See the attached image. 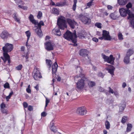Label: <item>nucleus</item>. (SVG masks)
<instances>
[{"label":"nucleus","mask_w":134,"mask_h":134,"mask_svg":"<svg viewBox=\"0 0 134 134\" xmlns=\"http://www.w3.org/2000/svg\"><path fill=\"white\" fill-rule=\"evenodd\" d=\"M94 5V2H92L90 1L87 3V5L86 6V7L85 8V9H86L87 8H90L91 6H92V5Z\"/></svg>","instance_id":"nucleus-27"},{"label":"nucleus","mask_w":134,"mask_h":134,"mask_svg":"<svg viewBox=\"0 0 134 134\" xmlns=\"http://www.w3.org/2000/svg\"><path fill=\"white\" fill-rule=\"evenodd\" d=\"M34 88H35L37 91H38L39 90L38 87L39 86L38 85H37L36 86L34 87Z\"/></svg>","instance_id":"nucleus-61"},{"label":"nucleus","mask_w":134,"mask_h":134,"mask_svg":"<svg viewBox=\"0 0 134 134\" xmlns=\"http://www.w3.org/2000/svg\"><path fill=\"white\" fill-rule=\"evenodd\" d=\"M92 40L96 42H97L98 41V39L96 37H93L92 39Z\"/></svg>","instance_id":"nucleus-55"},{"label":"nucleus","mask_w":134,"mask_h":134,"mask_svg":"<svg viewBox=\"0 0 134 134\" xmlns=\"http://www.w3.org/2000/svg\"><path fill=\"white\" fill-rule=\"evenodd\" d=\"M23 106L25 108H27L28 106V104L25 102H24L23 104Z\"/></svg>","instance_id":"nucleus-51"},{"label":"nucleus","mask_w":134,"mask_h":134,"mask_svg":"<svg viewBox=\"0 0 134 134\" xmlns=\"http://www.w3.org/2000/svg\"><path fill=\"white\" fill-rule=\"evenodd\" d=\"M102 35L103 37L104 38V40L110 41L111 39V38L109 35V32L106 30H104L103 31Z\"/></svg>","instance_id":"nucleus-8"},{"label":"nucleus","mask_w":134,"mask_h":134,"mask_svg":"<svg viewBox=\"0 0 134 134\" xmlns=\"http://www.w3.org/2000/svg\"><path fill=\"white\" fill-rule=\"evenodd\" d=\"M14 18L15 20L17 22H18L19 23H20V21L19 19L18 18L17 15H16V14L15 13H14Z\"/></svg>","instance_id":"nucleus-31"},{"label":"nucleus","mask_w":134,"mask_h":134,"mask_svg":"<svg viewBox=\"0 0 134 134\" xmlns=\"http://www.w3.org/2000/svg\"><path fill=\"white\" fill-rule=\"evenodd\" d=\"M2 112L4 114H7L8 113V111L7 109H5L4 108L1 109Z\"/></svg>","instance_id":"nucleus-41"},{"label":"nucleus","mask_w":134,"mask_h":134,"mask_svg":"<svg viewBox=\"0 0 134 134\" xmlns=\"http://www.w3.org/2000/svg\"><path fill=\"white\" fill-rule=\"evenodd\" d=\"M101 55L105 62H107L112 65L114 64L115 58L113 57L112 55H110L109 57L106 56L104 54L102 53L101 54Z\"/></svg>","instance_id":"nucleus-3"},{"label":"nucleus","mask_w":134,"mask_h":134,"mask_svg":"<svg viewBox=\"0 0 134 134\" xmlns=\"http://www.w3.org/2000/svg\"><path fill=\"white\" fill-rule=\"evenodd\" d=\"M133 53V50L132 49H129L128 50L126 55L130 57V56Z\"/></svg>","instance_id":"nucleus-23"},{"label":"nucleus","mask_w":134,"mask_h":134,"mask_svg":"<svg viewBox=\"0 0 134 134\" xmlns=\"http://www.w3.org/2000/svg\"><path fill=\"white\" fill-rule=\"evenodd\" d=\"M132 127V125L130 124H127V127L126 128V131L127 132H129L130 131Z\"/></svg>","instance_id":"nucleus-25"},{"label":"nucleus","mask_w":134,"mask_h":134,"mask_svg":"<svg viewBox=\"0 0 134 134\" xmlns=\"http://www.w3.org/2000/svg\"><path fill=\"white\" fill-rule=\"evenodd\" d=\"M42 12L41 11H39L37 17L38 19H40L42 17Z\"/></svg>","instance_id":"nucleus-39"},{"label":"nucleus","mask_w":134,"mask_h":134,"mask_svg":"<svg viewBox=\"0 0 134 134\" xmlns=\"http://www.w3.org/2000/svg\"><path fill=\"white\" fill-rule=\"evenodd\" d=\"M75 33L74 32L72 34L71 32L68 31L64 34L63 37L66 39L68 41H71L74 44L73 45L75 46L77 45L76 43L77 36L76 35L75 30Z\"/></svg>","instance_id":"nucleus-2"},{"label":"nucleus","mask_w":134,"mask_h":134,"mask_svg":"<svg viewBox=\"0 0 134 134\" xmlns=\"http://www.w3.org/2000/svg\"><path fill=\"white\" fill-rule=\"evenodd\" d=\"M127 0H118V2L120 5H124L127 3Z\"/></svg>","instance_id":"nucleus-21"},{"label":"nucleus","mask_w":134,"mask_h":134,"mask_svg":"<svg viewBox=\"0 0 134 134\" xmlns=\"http://www.w3.org/2000/svg\"><path fill=\"white\" fill-rule=\"evenodd\" d=\"M109 90L108 91V92L109 93H111L113 94L114 93V91L113 90L111 89L110 87H109Z\"/></svg>","instance_id":"nucleus-52"},{"label":"nucleus","mask_w":134,"mask_h":134,"mask_svg":"<svg viewBox=\"0 0 134 134\" xmlns=\"http://www.w3.org/2000/svg\"><path fill=\"white\" fill-rule=\"evenodd\" d=\"M7 53L5 52H4L3 53V55L5 59V60H4V62H5V61H7L8 63L10 64V57L9 55Z\"/></svg>","instance_id":"nucleus-20"},{"label":"nucleus","mask_w":134,"mask_h":134,"mask_svg":"<svg viewBox=\"0 0 134 134\" xmlns=\"http://www.w3.org/2000/svg\"><path fill=\"white\" fill-rule=\"evenodd\" d=\"M52 13L57 15H58L59 14V10L57 8H53L52 11Z\"/></svg>","instance_id":"nucleus-22"},{"label":"nucleus","mask_w":134,"mask_h":134,"mask_svg":"<svg viewBox=\"0 0 134 134\" xmlns=\"http://www.w3.org/2000/svg\"><path fill=\"white\" fill-rule=\"evenodd\" d=\"M108 67L106 68L107 70L108 71L109 73H110L112 75H114V71L115 68L113 66L110 65L106 64Z\"/></svg>","instance_id":"nucleus-14"},{"label":"nucleus","mask_w":134,"mask_h":134,"mask_svg":"<svg viewBox=\"0 0 134 134\" xmlns=\"http://www.w3.org/2000/svg\"><path fill=\"white\" fill-rule=\"evenodd\" d=\"M63 5V4L61 3H57L55 5V6L61 7Z\"/></svg>","instance_id":"nucleus-50"},{"label":"nucleus","mask_w":134,"mask_h":134,"mask_svg":"<svg viewBox=\"0 0 134 134\" xmlns=\"http://www.w3.org/2000/svg\"><path fill=\"white\" fill-rule=\"evenodd\" d=\"M47 115V113L43 111L41 113V116L42 117H45Z\"/></svg>","instance_id":"nucleus-53"},{"label":"nucleus","mask_w":134,"mask_h":134,"mask_svg":"<svg viewBox=\"0 0 134 134\" xmlns=\"http://www.w3.org/2000/svg\"><path fill=\"white\" fill-rule=\"evenodd\" d=\"M29 19L32 24L35 25H36L39 23L37 21L34 19V16L32 14L30 15L29 17Z\"/></svg>","instance_id":"nucleus-18"},{"label":"nucleus","mask_w":134,"mask_h":134,"mask_svg":"<svg viewBox=\"0 0 134 134\" xmlns=\"http://www.w3.org/2000/svg\"><path fill=\"white\" fill-rule=\"evenodd\" d=\"M114 93L115 95V96L116 97H117L119 96L118 93L117 91H115L114 92Z\"/></svg>","instance_id":"nucleus-60"},{"label":"nucleus","mask_w":134,"mask_h":134,"mask_svg":"<svg viewBox=\"0 0 134 134\" xmlns=\"http://www.w3.org/2000/svg\"><path fill=\"white\" fill-rule=\"evenodd\" d=\"M58 65L55 62L53 64L52 66V73L53 76L55 75V74L57 71Z\"/></svg>","instance_id":"nucleus-16"},{"label":"nucleus","mask_w":134,"mask_h":134,"mask_svg":"<svg viewBox=\"0 0 134 134\" xmlns=\"http://www.w3.org/2000/svg\"><path fill=\"white\" fill-rule=\"evenodd\" d=\"M9 35L8 32L6 31H3L0 34V36L3 39L7 38Z\"/></svg>","instance_id":"nucleus-19"},{"label":"nucleus","mask_w":134,"mask_h":134,"mask_svg":"<svg viewBox=\"0 0 134 134\" xmlns=\"http://www.w3.org/2000/svg\"><path fill=\"white\" fill-rule=\"evenodd\" d=\"M13 48L12 44L7 43L5 44V46L3 47L2 49L4 52H10L13 50Z\"/></svg>","instance_id":"nucleus-6"},{"label":"nucleus","mask_w":134,"mask_h":134,"mask_svg":"<svg viewBox=\"0 0 134 134\" xmlns=\"http://www.w3.org/2000/svg\"><path fill=\"white\" fill-rule=\"evenodd\" d=\"M51 130L54 132H55L57 131V129L55 126L52 125L51 127Z\"/></svg>","instance_id":"nucleus-34"},{"label":"nucleus","mask_w":134,"mask_h":134,"mask_svg":"<svg viewBox=\"0 0 134 134\" xmlns=\"http://www.w3.org/2000/svg\"><path fill=\"white\" fill-rule=\"evenodd\" d=\"M110 16L111 19L113 20H115L117 18V16L113 13L110 14Z\"/></svg>","instance_id":"nucleus-30"},{"label":"nucleus","mask_w":134,"mask_h":134,"mask_svg":"<svg viewBox=\"0 0 134 134\" xmlns=\"http://www.w3.org/2000/svg\"><path fill=\"white\" fill-rule=\"evenodd\" d=\"M49 99H48L47 98H46V104L45 106V108L46 107L48 104L49 103Z\"/></svg>","instance_id":"nucleus-49"},{"label":"nucleus","mask_w":134,"mask_h":134,"mask_svg":"<svg viewBox=\"0 0 134 134\" xmlns=\"http://www.w3.org/2000/svg\"><path fill=\"white\" fill-rule=\"evenodd\" d=\"M125 105L124 104L123 106H120L119 107V111L122 112L125 107Z\"/></svg>","instance_id":"nucleus-37"},{"label":"nucleus","mask_w":134,"mask_h":134,"mask_svg":"<svg viewBox=\"0 0 134 134\" xmlns=\"http://www.w3.org/2000/svg\"><path fill=\"white\" fill-rule=\"evenodd\" d=\"M126 86V84L125 82H124L123 83L122 85V87L123 88H125Z\"/></svg>","instance_id":"nucleus-62"},{"label":"nucleus","mask_w":134,"mask_h":134,"mask_svg":"<svg viewBox=\"0 0 134 134\" xmlns=\"http://www.w3.org/2000/svg\"><path fill=\"white\" fill-rule=\"evenodd\" d=\"M87 110L85 108L83 107L79 108L76 111L77 113L81 115H84L86 114Z\"/></svg>","instance_id":"nucleus-7"},{"label":"nucleus","mask_w":134,"mask_h":134,"mask_svg":"<svg viewBox=\"0 0 134 134\" xmlns=\"http://www.w3.org/2000/svg\"><path fill=\"white\" fill-rule=\"evenodd\" d=\"M78 37L82 39H83L85 37V36H84V35L82 33H80L78 35Z\"/></svg>","instance_id":"nucleus-36"},{"label":"nucleus","mask_w":134,"mask_h":134,"mask_svg":"<svg viewBox=\"0 0 134 134\" xmlns=\"http://www.w3.org/2000/svg\"><path fill=\"white\" fill-rule=\"evenodd\" d=\"M18 7L20 8L23 9L24 10H26L27 9V7L26 6H21L20 5H18Z\"/></svg>","instance_id":"nucleus-47"},{"label":"nucleus","mask_w":134,"mask_h":134,"mask_svg":"<svg viewBox=\"0 0 134 134\" xmlns=\"http://www.w3.org/2000/svg\"><path fill=\"white\" fill-rule=\"evenodd\" d=\"M25 58L26 59V62H27L28 61H29V60H28V59L29 58V53L28 52H27L26 54V55L25 56Z\"/></svg>","instance_id":"nucleus-48"},{"label":"nucleus","mask_w":134,"mask_h":134,"mask_svg":"<svg viewBox=\"0 0 134 134\" xmlns=\"http://www.w3.org/2000/svg\"><path fill=\"white\" fill-rule=\"evenodd\" d=\"M57 24L59 27H55L53 29V32L56 35L60 36L61 35V32L59 30V28L62 30H64L65 28H66V21L65 19L59 18L58 19Z\"/></svg>","instance_id":"nucleus-1"},{"label":"nucleus","mask_w":134,"mask_h":134,"mask_svg":"<svg viewBox=\"0 0 134 134\" xmlns=\"http://www.w3.org/2000/svg\"><path fill=\"white\" fill-rule=\"evenodd\" d=\"M37 25L38 28L35 30V32L38 36L40 37L43 35L41 28V26L44 25V23L43 21H41Z\"/></svg>","instance_id":"nucleus-5"},{"label":"nucleus","mask_w":134,"mask_h":134,"mask_svg":"<svg viewBox=\"0 0 134 134\" xmlns=\"http://www.w3.org/2000/svg\"><path fill=\"white\" fill-rule=\"evenodd\" d=\"M66 21L69 25L70 27L72 29H74L75 27V26L77 24V23L74 20L71 19H67Z\"/></svg>","instance_id":"nucleus-11"},{"label":"nucleus","mask_w":134,"mask_h":134,"mask_svg":"<svg viewBox=\"0 0 134 134\" xmlns=\"http://www.w3.org/2000/svg\"><path fill=\"white\" fill-rule=\"evenodd\" d=\"M132 7V4L130 2H129L126 5V7L127 8V9L131 8Z\"/></svg>","instance_id":"nucleus-38"},{"label":"nucleus","mask_w":134,"mask_h":134,"mask_svg":"<svg viewBox=\"0 0 134 134\" xmlns=\"http://www.w3.org/2000/svg\"><path fill=\"white\" fill-rule=\"evenodd\" d=\"M25 33L26 34L27 37V40H29L31 35V33L28 30L25 32Z\"/></svg>","instance_id":"nucleus-32"},{"label":"nucleus","mask_w":134,"mask_h":134,"mask_svg":"<svg viewBox=\"0 0 134 134\" xmlns=\"http://www.w3.org/2000/svg\"><path fill=\"white\" fill-rule=\"evenodd\" d=\"M5 107V105L3 103H2L1 105V109L4 108Z\"/></svg>","instance_id":"nucleus-56"},{"label":"nucleus","mask_w":134,"mask_h":134,"mask_svg":"<svg viewBox=\"0 0 134 134\" xmlns=\"http://www.w3.org/2000/svg\"><path fill=\"white\" fill-rule=\"evenodd\" d=\"M98 76L99 77H100L102 78H103L104 76V75L101 72H99L98 74Z\"/></svg>","instance_id":"nucleus-45"},{"label":"nucleus","mask_w":134,"mask_h":134,"mask_svg":"<svg viewBox=\"0 0 134 134\" xmlns=\"http://www.w3.org/2000/svg\"><path fill=\"white\" fill-rule=\"evenodd\" d=\"M95 25L99 28H101L102 27L101 24L100 23H95Z\"/></svg>","instance_id":"nucleus-40"},{"label":"nucleus","mask_w":134,"mask_h":134,"mask_svg":"<svg viewBox=\"0 0 134 134\" xmlns=\"http://www.w3.org/2000/svg\"><path fill=\"white\" fill-rule=\"evenodd\" d=\"M45 47L48 51H50L53 49V46L49 42H47L44 43Z\"/></svg>","instance_id":"nucleus-15"},{"label":"nucleus","mask_w":134,"mask_h":134,"mask_svg":"<svg viewBox=\"0 0 134 134\" xmlns=\"http://www.w3.org/2000/svg\"><path fill=\"white\" fill-rule=\"evenodd\" d=\"M76 85L77 88L80 90L82 89L85 85L84 80L82 79L79 80Z\"/></svg>","instance_id":"nucleus-10"},{"label":"nucleus","mask_w":134,"mask_h":134,"mask_svg":"<svg viewBox=\"0 0 134 134\" xmlns=\"http://www.w3.org/2000/svg\"><path fill=\"white\" fill-rule=\"evenodd\" d=\"M79 19L85 24H89L91 22V20L88 16L82 14H80L79 16Z\"/></svg>","instance_id":"nucleus-4"},{"label":"nucleus","mask_w":134,"mask_h":134,"mask_svg":"<svg viewBox=\"0 0 134 134\" xmlns=\"http://www.w3.org/2000/svg\"><path fill=\"white\" fill-rule=\"evenodd\" d=\"M129 10H130L124 8H121L119 9V12L121 16L124 17L126 16L127 14L128 15Z\"/></svg>","instance_id":"nucleus-13"},{"label":"nucleus","mask_w":134,"mask_h":134,"mask_svg":"<svg viewBox=\"0 0 134 134\" xmlns=\"http://www.w3.org/2000/svg\"><path fill=\"white\" fill-rule=\"evenodd\" d=\"M78 69H80V74L79 76L77 75L75 76V78H78L79 77H81V75H82V74H81V73L82 72V70L81 68H78Z\"/></svg>","instance_id":"nucleus-44"},{"label":"nucleus","mask_w":134,"mask_h":134,"mask_svg":"<svg viewBox=\"0 0 134 134\" xmlns=\"http://www.w3.org/2000/svg\"><path fill=\"white\" fill-rule=\"evenodd\" d=\"M25 47L24 46H22L21 48V51H24L25 50Z\"/></svg>","instance_id":"nucleus-64"},{"label":"nucleus","mask_w":134,"mask_h":134,"mask_svg":"<svg viewBox=\"0 0 134 134\" xmlns=\"http://www.w3.org/2000/svg\"><path fill=\"white\" fill-rule=\"evenodd\" d=\"M26 91L28 93H31V90L30 88H27L26 89Z\"/></svg>","instance_id":"nucleus-58"},{"label":"nucleus","mask_w":134,"mask_h":134,"mask_svg":"<svg viewBox=\"0 0 134 134\" xmlns=\"http://www.w3.org/2000/svg\"><path fill=\"white\" fill-rule=\"evenodd\" d=\"M118 37L119 39V40H122L123 39V36L122 34L120 32H119L118 35Z\"/></svg>","instance_id":"nucleus-42"},{"label":"nucleus","mask_w":134,"mask_h":134,"mask_svg":"<svg viewBox=\"0 0 134 134\" xmlns=\"http://www.w3.org/2000/svg\"><path fill=\"white\" fill-rule=\"evenodd\" d=\"M32 107L30 105H29L28 107V110L29 111H31L33 110Z\"/></svg>","instance_id":"nucleus-54"},{"label":"nucleus","mask_w":134,"mask_h":134,"mask_svg":"<svg viewBox=\"0 0 134 134\" xmlns=\"http://www.w3.org/2000/svg\"><path fill=\"white\" fill-rule=\"evenodd\" d=\"M105 126L106 129H109L110 128V124L109 122L106 121L105 122Z\"/></svg>","instance_id":"nucleus-33"},{"label":"nucleus","mask_w":134,"mask_h":134,"mask_svg":"<svg viewBox=\"0 0 134 134\" xmlns=\"http://www.w3.org/2000/svg\"><path fill=\"white\" fill-rule=\"evenodd\" d=\"M99 90L100 92H102L104 91V89L101 87H100L99 88Z\"/></svg>","instance_id":"nucleus-57"},{"label":"nucleus","mask_w":134,"mask_h":134,"mask_svg":"<svg viewBox=\"0 0 134 134\" xmlns=\"http://www.w3.org/2000/svg\"><path fill=\"white\" fill-rule=\"evenodd\" d=\"M77 0H74V4L72 7V9L74 11H75L76 7Z\"/></svg>","instance_id":"nucleus-29"},{"label":"nucleus","mask_w":134,"mask_h":134,"mask_svg":"<svg viewBox=\"0 0 134 134\" xmlns=\"http://www.w3.org/2000/svg\"><path fill=\"white\" fill-rule=\"evenodd\" d=\"M46 62L47 64V65L49 66V68H50L51 67L52 64V62L51 60H50L47 59L46 60Z\"/></svg>","instance_id":"nucleus-28"},{"label":"nucleus","mask_w":134,"mask_h":134,"mask_svg":"<svg viewBox=\"0 0 134 134\" xmlns=\"http://www.w3.org/2000/svg\"><path fill=\"white\" fill-rule=\"evenodd\" d=\"M128 15L127 19L129 20L131 26L134 23V13H131L130 10H129Z\"/></svg>","instance_id":"nucleus-12"},{"label":"nucleus","mask_w":134,"mask_h":134,"mask_svg":"<svg viewBox=\"0 0 134 134\" xmlns=\"http://www.w3.org/2000/svg\"><path fill=\"white\" fill-rule=\"evenodd\" d=\"M88 84L90 87H92L96 85V83L94 82L91 81H88Z\"/></svg>","instance_id":"nucleus-24"},{"label":"nucleus","mask_w":134,"mask_h":134,"mask_svg":"<svg viewBox=\"0 0 134 134\" xmlns=\"http://www.w3.org/2000/svg\"><path fill=\"white\" fill-rule=\"evenodd\" d=\"M126 120L127 117L126 116H124L122 118L121 122L122 123L124 124L126 122Z\"/></svg>","instance_id":"nucleus-35"},{"label":"nucleus","mask_w":134,"mask_h":134,"mask_svg":"<svg viewBox=\"0 0 134 134\" xmlns=\"http://www.w3.org/2000/svg\"><path fill=\"white\" fill-rule=\"evenodd\" d=\"M107 8L109 10H112L113 7L110 5H108L107 6Z\"/></svg>","instance_id":"nucleus-59"},{"label":"nucleus","mask_w":134,"mask_h":134,"mask_svg":"<svg viewBox=\"0 0 134 134\" xmlns=\"http://www.w3.org/2000/svg\"><path fill=\"white\" fill-rule=\"evenodd\" d=\"M10 96H9V95L7 96L6 97V99L7 100V101H8L9 99L10 98Z\"/></svg>","instance_id":"nucleus-63"},{"label":"nucleus","mask_w":134,"mask_h":134,"mask_svg":"<svg viewBox=\"0 0 134 134\" xmlns=\"http://www.w3.org/2000/svg\"><path fill=\"white\" fill-rule=\"evenodd\" d=\"M130 57L126 55L124 59V62L126 64H128L130 62Z\"/></svg>","instance_id":"nucleus-26"},{"label":"nucleus","mask_w":134,"mask_h":134,"mask_svg":"<svg viewBox=\"0 0 134 134\" xmlns=\"http://www.w3.org/2000/svg\"><path fill=\"white\" fill-rule=\"evenodd\" d=\"M23 67V66L21 64H20L18 66L16 67V69L18 70H21L22 68Z\"/></svg>","instance_id":"nucleus-43"},{"label":"nucleus","mask_w":134,"mask_h":134,"mask_svg":"<svg viewBox=\"0 0 134 134\" xmlns=\"http://www.w3.org/2000/svg\"><path fill=\"white\" fill-rule=\"evenodd\" d=\"M80 55L82 56L85 57L87 56L88 58V51L86 49H80L79 53Z\"/></svg>","instance_id":"nucleus-17"},{"label":"nucleus","mask_w":134,"mask_h":134,"mask_svg":"<svg viewBox=\"0 0 134 134\" xmlns=\"http://www.w3.org/2000/svg\"><path fill=\"white\" fill-rule=\"evenodd\" d=\"M4 87L5 88H10L9 84L8 82L6 83L4 85Z\"/></svg>","instance_id":"nucleus-46"},{"label":"nucleus","mask_w":134,"mask_h":134,"mask_svg":"<svg viewBox=\"0 0 134 134\" xmlns=\"http://www.w3.org/2000/svg\"><path fill=\"white\" fill-rule=\"evenodd\" d=\"M34 77L35 80H37L39 78L42 77L40 72L37 69H34Z\"/></svg>","instance_id":"nucleus-9"}]
</instances>
